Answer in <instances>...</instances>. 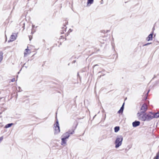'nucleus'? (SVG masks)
Wrapping results in <instances>:
<instances>
[{"instance_id": "1", "label": "nucleus", "mask_w": 159, "mask_h": 159, "mask_svg": "<svg viewBox=\"0 0 159 159\" xmlns=\"http://www.w3.org/2000/svg\"><path fill=\"white\" fill-rule=\"evenodd\" d=\"M123 140V138L121 135H119L117 136L115 142L116 148H118L121 146Z\"/></svg>"}, {"instance_id": "2", "label": "nucleus", "mask_w": 159, "mask_h": 159, "mask_svg": "<svg viewBox=\"0 0 159 159\" xmlns=\"http://www.w3.org/2000/svg\"><path fill=\"white\" fill-rule=\"evenodd\" d=\"M54 129L55 134H57L60 132V129L58 121H57L55 124L54 125Z\"/></svg>"}, {"instance_id": "3", "label": "nucleus", "mask_w": 159, "mask_h": 159, "mask_svg": "<svg viewBox=\"0 0 159 159\" xmlns=\"http://www.w3.org/2000/svg\"><path fill=\"white\" fill-rule=\"evenodd\" d=\"M17 36V33H13L11 35L10 40L8 41V42H12L14 40H15Z\"/></svg>"}, {"instance_id": "4", "label": "nucleus", "mask_w": 159, "mask_h": 159, "mask_svg": "<svg viewBox=\"0 0 159 159\" xmlns=\"http://www.w3.org/2000/svg\"><path fill=\"white\" fill-rule=\"evenodd\" d=\"M140 114L139 113H138V114ZM139 119L143 121H145L146 120H147L146 114L142 115H139Z\"/></svg>"}, {"instance_id": "5", "label": "nucleus", "mask_w": 159, "mask_h": 159, "mask_svg": "<svg viewBox=\"0 0 159 159\" xmlns=\"http://www.w3.org/2000/svg\"><path fill=\"white\" fill-rule=\"evenodd\" d=\"M147 120H150L154 118L153 113L152 112H150L147 114H146Z\"/></svg>"}, {"instance_id": "6", "label": "nucleus", "mask_w": 159, "mask_h": 159, "mask_svg": "<svg viewBox=\"0 0 159 159\" xmlns=\"http://www.w3.org/2000/svg\"><path fill=\"white\" fill-rule=\"evenodd\" d=\"M147 105L146 104H143L141 107V110L142 112H145L147 110Z\"/></svg>"}, {"instance_id": "7", "label": "nucleus", "mask_w": 159, "mask_h": 159, "mask_svg": "<svg viewBox=\"0 0 159 159\" xmlns=\"http://www.w3.org/2000/svg\"><path fill=\"white\" fill-rule=\"evenodd\" d=\"M70 136L68 132H66L64 133L63 135L61 136V137L62 138H64L65 139H67L69 138Z\"/></svg>"}, {"instance_id": "8", "label": "nucleus", "mask_w": 159, "mask_h": 159, "mask_svg": "<svg viewBox=\"0 0 159 159\" xmlns=\"http://www.w3.org/2000/svg\"><path fill=\"white\" fill-rule=\"evenodd\" d=\"M66 139L64 138H61V144L63 146H65L66 145Z\"/></svg>"}, {"instance_id": "9", "label": "nucleus", "mask_w": 159, "mask_h": 159, "mask_svg": "<svg viewBox=\"0 0 159 159\" xmlns=\"http://www.w3.org/2000/svg\"><path fill=\"white\" fill-rule=\"evenodd\" d=\"M140 124V122L139 121H135L132 123V125L133 127H136L139 126Z\"/></svg>"}, {"instance_id": "10", "label": "nucleus", "mask_w": 159, "mask_h": 159, "mask_svg": "<svg viewBox=\"0 0 159 159\" xmlns=\"http://www.w3.org/2000/svg\"><path fill=\"white\" fill-rule=\"evenodd\" d=\"M30 52L31 51L30 49H28V48L26 49L24 52V56H26L27 55L30 54Z\"/></svg>"}, {"instance_id": "11", "label": "nucleus", "mask_w": 159, "mask_h": 159, "mask_svg": "<svg viewBox=\"0 0 159 159\" xmlns=\"http://www.w3.org/2000/svg\"><path fill=\"white\" fill-rule=\"evenodd\" d=\"M152 34H150L148 37L146 38V40L147 41H149L150 40H152Z\"/></svg>"}, {"instance_id": "12", "label": "nucleus", "mask_w": 159, "mask_h": 159, "mask_svg": "<svg viewBox=\"0 0 159 159\" xmlns=\"http://www.w3.org/2000/svg\"><path fill=\"white\" fill-rule=\"evenodd\" d=\"M93 0H88L87 2V5L89 6L90 5L92 4L93 2Z\"/></svg>"}, {"instance_id": "13", "label": "nucleus", "mask_w": 159, "mask_h": 159, "mask_svg": "<svg viewBox=\"0 0 159 159\" xmlns=\"http://www.w3.org/2000/svg\"><path fill=\"white\" fill-rule=\"evenodd\" d=\"M124 103H123L122 106L121 107L120 109L118 111V113H122L123 112V109H124Z\"/></svg>"}, {"instance_id": "14", "label": "nucleus", "mask_w": 159, "mask_h": 159, "mask_svg": "<svg viewBox=\"0 0 159 159\" xmlns=\"http://www.w3.org/2000/svg\"><path fill=\"white\" fill-rule=\"evenodd\" d=\"M154 118H158L159 117V112L153 113Z\"/></svg>"}, {"instance_id": "15", "label": "nucleus", "mask_w": 159, "mask_h": 159, "mask_svg": "<svg viewBox=\"0 0 159 159\" xmlns=\"http://www.w3.org/2000/svg\"><path fill=\"white\" fill-rule=\"evenodd\" d=\"M13 125V123L8 124L5 125V128H9L11 127V126L12 125Z\"/></svg>"}, {"instance_id": "16", "label": "nucleus", "mask_w": 159, "mask_h": 159, "mask_svg": "<svg viewBox=\"0 0 159 159\" xmlns=\"http://www.w3.org/2000/svg\"><path fill=\"white\" fill-rule=\"evenodd\" d=\"M120 129V127L119 126H116L114 128L115 132H118Z\"/></svg>"}, {"instance_id": "17", "label": "nucleus", "mask_w": 159, "mask_h": 159, "mask_svg": "<svg viewBox=\"0 0 159 159\" xmlns=\"http://www.w3.org/2000/svg\"><path fill=\"white\" fill-rule=\"evenodd\" d=\"M3 53L2 52H0V62L2 61L3 59Z\"/></svg>"}, {"instance_id": "18", "label": "nucleus", "mask_w": 159, "mask_h": 159, "mask_svg": "<svg viewBox=\"0 0 159 159\" xmlns=\"http://www.w3.org/2000/svg\"><path fill=\"white\" fill-rule=\"evenodd\" d=\"M74 130L73 129H72L71 130H70L69 131L67 132H68L69 133V135H70V134H73L74 133Z\"/></svg>"}, {"instance_id": "19", "label": "nucleus", "mask_w": 159, "mask_h": 159, "mask_svg": "<svg viewBox=\"0 0 159 159\" xmlns=\"http://www.w3.org/2000/svg\"><path fill=\"white\" fill-rule=\"evenodd\" d=\"M155 157L158 159H159V152L157 153L156 156Z\"/></svg>"}, {"instance_id": "20", "label": "nucleus", "mask_w": 159, "mask_h": 159, "mask_svg": "<svg viewBox=\"0 0 159 159\" xmlns=\"http://www.w3.org/2000/svg\"><path fill=\"white\" fill-rule=\"evenodd\" d=\"M151 43H147L144 45L143 46H147V45H149V44H150Z\"/></svg>"}, {"instance_id": "21", "label": "nucleus", "mask_w": 159, "mask_h": 159, "mask_svg": "<svg viewBox=\"0 0 159 159\" xmlns=\"http://www.w3.org/2000/svg\"><path fill=\"white\" fill-rule=\"evenodd\" d=\"M15 81V78H13L11 79V81L12 82H14Z\"/></svg>"}, {"instance_id": "22", "label": "nucleus", "mask_w": 159, "mask_h": 159, "mask_svg": "<svg viewBox=\"0 0 159 159\" xmlns=\"http://www.w3.org/2000/svg\"><path fill=\"white\" fill-rule=\"evenodd\" d=\"M3 139V137L2 136L0 138V141H2Z\"/></svg>"}, {"instance_id": "23", "label": "nucleus", "mask_w": 159, "mask_h": 159, "mask_svg": "<svg viewBox=\"0 0 159 159\" xmlns=\"http://www.w3.org/2000/svg\"><path fill=\"white\" fill-rule=\"evenodd\" d=\"M34 25H32V29H34Z\"/></svg>"}, {"instance_id": "24", "label": "nucleus", "mask_w": 159, "mask_h": 159, "mask_svg": "<svg viewBox=\"0 0 159 159\" xmlns=\"http://www.w3.org/2000/svg\"><path fill=\"white\" fill-rule=\"evenodd\" d=\"M154 159H157V158H155V157H154Z\"/></svg>"}, {"instance_id": "25", "label": "nucleus", "mask_w": 159, "mask_h": 159, "mask_svg": "<svg viewBox=\"0 0 159 159\" xmlns=\"http://www.w3.org/2000/svg\"><path fill=\"white\" fill-rule=\"evenodd\" d=\"M149 90H148V92L147 93H148L149 92Z\"/></svg>"}]
</instances>
